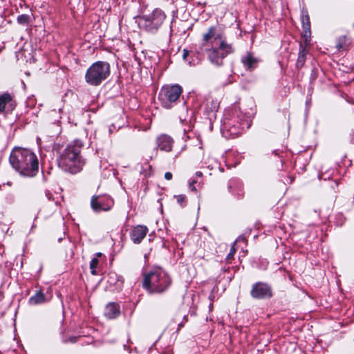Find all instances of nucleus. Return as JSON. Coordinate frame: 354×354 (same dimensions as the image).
<instances>
[{
    "instance_id": "nucleus-1",
    "label": "nucleus",
    "mask_w": 354,
    "mask_h": 354,
    "mask_svg": "<svg viewBox=\"0 0 354 354\" xmlns=\"http://www.w3.org/2000/svg\"><path fill=\"white\" fill-rule=\"evenodd\" d=\"M218 41V46H212L209 48H205L207 57L209 61L217 66L223 65V59L229 54L233 52V48L230 44H228L223 39V35L218 31L216 26H212L208 28L207 32L203 34V46Z\"/></svg>"
},
{
    "instance_id": "nucleus-2",
    "label": "nucleus",
    "mask_w": 354,
    "mask_h": 354,
    "mask_svg": "<svg viewBox=\"0 0 354 354\" xmlns=\"http://www.w3.org/2000/svg\"><path fill=\"white\" fill-rule=\"evenodd\" d=\"M12 166L24 176L32 177L38 171L39 162L36 155L25 148H15L10 156Z\"/></svg>"
},
{
    "instance_id": "nucleus-3",
    "label": "nucleus",
    "mask_w": 354,
    "mask_h": 354,
    "mask_svg": "<svg viewBox=\"0 0 354 354\" xmlns=\"http://www.w3.org/2000/svg\"><path fill=\"white\" fill-rule=\"evenodd\" d=\"M82 147V144L78 141L69 145L58 159L59 167L71 174L80 171L84 165L80 156Z\"/></svg>"
},
{
    "instance_id": "nucleus-4",
    "label": "nucleus",
    "mask_w": 354,
    "mask_h": 354,
    "mask_svg": "<svg viewBox=\"0 0 354 354\" xmlns=\"http://www.w3.org/2000/svg\"><path fill=\"white\" fill-rule=\"evenodd\" d=\"M171 279L160 268L144 274L142 287L149 293L162 292L170 285Z\"/></svg>"
},
{
    "instance_id": "nucleus-5",
    "label": "nucleus",
    "mask_w": 354,
    "mask_h": 354,
    "mask_svg": "<svg viewBox=\"0 0 354 354\" xmlns=\"http://www.w3.org/2000/svg\"><path fill=\"white\" fill-rule=\"evenodd\" d=\"M110 75V65L105 62H96L87 70L85 75L86 82L93 86L99 85Z\"/></svg>"
},
{
    "instance_id": "nucleus-6",
    "label": "nucleus",
    "mask_w": 354,
    "mask_h": 354,
    "mask_svg": "<svg viewBox=\"0 0 354 354\" xmlns=\"http://www.w3.org/2000/svg\"><path fill=\"white\" fill-rule=\"evenodd\" d=\"M182 92L183 88L178 84L167 85L162 88L159 98L165 108H170L171 104L180 97Z\"/></svg>"
},
{
    "instance_id": "nucleus-7",
    "label": "nucleus",
    "mask_w": 354,
    "mask_h": 354,
    "mask_svg": "<svg viewBox=\"0 0 354 354\" xmlns=\"http://www.w3.org/2000/svg\"><path fill=\"white\" fill-rule=\"evenodd\" d=\"M91 205L95 211H109L113 205V201L107 195L93 196L91 200Z\"/></svg>"
},
{
    "instance_id": "nucleus-8",
    "label": "nucleus",
    "mask_w": 354,
    "mask_h": 354,
    "mask_svg": "<svg viewBox=\"0 0 354 354\" xmlns=\"http://www.w3.org/2000/svg\"><path fill=\"white\" fill-rule=\"evenodd\" d=\"M250 293L253 298L259 299L272 297L270 288L267 284L261 282L253 285Z\"/></svg>"
},
{
    "instance_id": "nucleus-9",
    "label": "nucleus",
    "mask_w": 354,
    "mask_h": 354,
    "mask_svg": "<svg viewBox=\"0 0 354 354\" xmlns=\"http://www.w3.org/2000/svg\"><path fill=\"white\" fill-rule=\"evenodd\" d=\"M142 18L146 21L149 22L154 28L157 29L162 24L165 16L162 10L156 9L151 15H145Z\"/></svg>"
},
{
    "instance_id": "nucleus-10",
    "label": "nucleus",
    "mask_w": 354,
    "mask_h": 354,
    "mask_svg": "<svg viewBox=\"0 0 354 354\" xmlns=\"http://www.w3.org/2000/svg\"><path fill=\"white\" fill-rule=\"evenodd\" d=\"M158 148L160 151L170 152L173 148L174 140L167 135H160L156 139Z\"/></svg>"
},
{
    "instance_id": "nucleus-11",
    "label": "nucleus",
    "mask_w": 354,
    "mask_h": 354,
    "mask_svg": "<svg viewBox=\"0 0 354 354\" xmlns=\"http://www.w3.org/2000/svg\"><path fill=\"white\" fill-rule=\"evenodd\" d=\"M148 228L146 226L137 225L131 232V239L134 243L138 244L146 236Z\"/></svg>"
},
{
    "instance_id": "nucleus-12",
    "label": "nucleus",
    "mask_w": 354,
    "mask_h": 354,
    "mask_svg": "<svg viewBox=\"0 0 354 354\" xmlns=\"http://www.w3.org/2000/svg\"><path fill=\"white\" fill-rule=\"evenodd\" d=\"M120 313L118 304L111 303L108 304L104 310V315L108 319H113L117 317Z\"/></svg>"
},
{
    "instance_id": "nucleus-13",
    "label": "nucleus",
    "mask_w": 354,
    "mask_h": 354,
    "mask_svg": "<svg viewBox=\"0 0 354 354\" xmlns=\"http://www.w3.org/2000/svg\"><path fill=\"white\" fill-rule=\"evenodd\" d=\"M242 62L248 69H252L255 67L257 59L252 54L248 53L246 56L242 58Z\"/></svg>"
},
{
    "instance_id": "nucleus-14",
    "label": "nucleus",
    "mask_w": 354,
    "mask_h": 354,
    "mask_svg": "<svg viewBox=\"0 0 354 354\" xmlns=\"http://www.w3.org/2000/svg\"><path fill=\"white\" fill-rule=\"evenodd\" d=\"M46 301L45 295L41 292H37L30 298V303L33 305L42 304Z\"/></svg>"
},
{
    "instance_id": "nucleus-15",
    "label": "nucleus",
    "mask_w": 354,
    "mask_h": 354,
    "mask_svg": "<svg viewBox=\"0 0 354 354\" xmlns=\"http://www.w3.org/2000/svg\"><path fill=\"white\" fill-rule=\"evenodd\" d=\"M12 97L8 93H4L0 96V113H3L6 110V105L10 102Z\"/></svg>"
},
{
    "instance_id": "nucleus-16",
    "label": "nucleus",
    "mask_w": 354,
    "mask_h": 354,
    "mask_svg": "<svg viewBox=\"0 0 354 354\" xmlns=\"http://www.w3.org/2000/svg\"><path fill=\"white\" fill-rule=\"evenodd\" d=\"M307 54V51L302 45H300V51L299 53L297 61V66L298 68L302 67L306 61V55Z\"/></svg>"
},
{
    "instance_id": "nucleus-17",
    "label": "nucleus",
    "mask_w": 354,
    "mask_h": 354,
    "mask_svg": "<svg viewBox=\"0 0 354 354\" xmlns=\"http://www.w3.org/2000/svg\"><path fill=\"white\" fill-rule=\"evenodd\" d=\"M347 43V38L346 36H342L338 38L337 41V48L339 50L343 49L346 47Z\"/></svg>"
},
{
    "instance_id": "nucleus-18",
    "label": "nucleus",
    "mask_w": 354,
    "mask_h": 354,
    "mask_svg": "<svg viewBox=\"0 0 354 354\" xmlns=\"http://www.w3.org/2000/svg\"><path fill=\"white\" fill-rule=\"evenodd\" d=\"M97 264H98V259L97 258H93L91 260V263H90V268L91 270V274L93 275H95L96 274L95 268H96Z\"/></svg>"
},
{
    "instance_id": "nucleus-19",
    "label": "nucleus",
    "mask_w": 354,
    "mask_h": 354,
    "mask_svg": "<svg viewBox=\"0 0 354 354\" xmlns=\"http://www.w3.org/2000/svg\"><path fill=\"white\" fill-rule=\"evenodd\" d=\"M28 21V17L26 15H21L18 17V21L20 24H26Z\"/></svg>"
},
{
    "instance_id": "nucleus-20",
    "label": "nucleus",
    "mask_w": 354,
    "mask_h": 354,
    "mask_svg": "<svg viewBox=\"0 0 354 354\" xmlns=\"http://www.w3.org/2000/svg\"><path fill=\"white\" fill-rule=\"evenodd\" d=\"M235 252H236V249L234 248V245L231 248L230 252L228 254L227 259L228 260L229 259H232L233 258L234 254H235Z\"/></svg>"
},
{
    "instance_id": "nucleus-21",
    "label": "nucleus",
    "mask_w": 354,
    "mask_h": 354,
    "mask_svg": "<svg viewBox=\"0 0 354 354\" xmlns=\"http://www.w3.org/2000/svg\"><path fill=\"white\" fill-rule=\"evenodd\" d=\"M176 198L177 202L179 204H182L185 201V195H178L175 196Z\"/></svg>"
},
{
    "instance_id": "nucleus-22",
    "label": "nucleus",
    "mask_w": 354,
    "mask_h": 354,
    "mask_svg": "<svg viewBox=\"0 0 354 354\" xmlns=\"http://www.w3.org/2000/svg\"><path fill=\"white\" fill-rule=\"evenodd\" d=\"M172 176H173V175H172V174L171 172L168 171V172H166L165 174V178L166 180H171L172 179Z\"/></svg>"
},
{
    "instance_id": "nucleus-23",
    "label": "nucleus",
    "mask_w": 354,
    "mask_h": 354,
    "mask_svg": "<svg viewBox=\"0 0 354 354\" xmlns=\"http://www.w3.org/2000/svg\"><path fill=\"white\" fill-rule=\"evenodd\" d=\"M77 337H70L68 339L65 340V342H70L74 343L77 341Z\"/></svg>"
},
{
    "instance_id": "nucleus-24",
    "label": "nucleus",
    "mask_w": 354,
    "mask_h": 354,
    "mask_svg": "<svg viewBox=\"0 0 354 354\" xmlns=\"http://www.w3.org/2000/svg\"><path fill=\"white\" fill-rule=\"evenodd\" d=\"M196 183V180H193V181L190 183V185H189V188H190V189H191L192 191H196V187H195V186H194V184H195Z\"/></svg>"
},
{
    "instance_id": "nucleus-25",
    "label": "nucleus",
    "mask_w": 354,
    "mask_h": 354,
    "mask_svg": "<svg viewBox=\"0 0 354 354\" xmlns=\"http://www.w3.org/2000/svg\"><path fill=\"white\" fill-rule=\"evenodd\" d=\"M196 175L198 176V177H201L203 176V174L202 172L201 171H198L196 172Z\"/></svg>"
},
{
    "instance_id": "nucleus-26",
    "label": "nucleus",
    "mask_w": 354,
    "mask_h": 354,
    "mask_svg": "<svg viewBox=\"0 0 354 354\" xmlns=\"http://www.w3.org/2000/svg\"><path fill=\"white\" fill-rule=\"evenodd\" d=\"M187 55V52L185 51L183 56H184V57H185Z\"/></svg>"
},
{
    "instance_id": "nucleus-27",
    "label": "nucleus",
    "mask_w": 354,
    "mask_h": 354,
    "mask_svg": "<svg viewBox=\"0 0 354 354\" xmlns=\"http://www.w3.org/2000/svg\"><path fill=\"white\" fill-rule=\"evenodd\" d=\"M97 256H98V257L101 256V253H98V254H97Z\"/></svg>"
}]
</instances>
